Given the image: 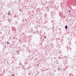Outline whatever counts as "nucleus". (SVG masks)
Returning <instances> with one entry per match:
<instances>
[{"label":"nucleus","instance_id":"1","mask_svg":"<svg viewBox=\"0 0 76 76\" xmlns=\"http://www.w3.org/2000/svg\"><path fill=\"white\" fill-rule=\"evenodd\" d=\"M67 27H68V26L67 25H66L65 26V29H67Z\"/></svg>","mask_w":76,"mask_h":76},{"label":"nucleus","instance_id":"2","mask_svg":"<svg viewBox=\"0 0 76 76\" xmlns=\"http://www.w3.org/2000/svg\"><path fill=\"white\" fill-rule=\"evenodd\" d=\"M73 76V74H72L71 73L69 74V76Z\"/></svg>","mask_w":76,"mask_h":76},{"label":"nucleus","instance_id":"3","mask_svg":"<svg viewBox=\"0 0 76 76\" xmlns=\"http://www.w3.org/2000/svg\"><path fill=\"white\" fill-rule=\"evenodd\" d=\"M33 31V29H32V28H31V32H32Z\"/></svg>","mask_w":76,"mask_h":76},{"label":"nucleus","instance_id":"4","mask_svg":"<svg viewBox=\"0 0 76 76\" xmlns=\"http://www.w3.org/2000/svg\"><path fill=\"white\" fill-rule=\"evenodd\" d=\"M24 64H27V62H25Z\"/></svg>","mask_w":76,"mask_h":76},{"label":"nucleus","instance_id":"5","mask_svg":"<svg viewBox=\"0 0 76 76\" xmlns=\"http://www.w3.org/2000/svg\"><path fill=\"white\" fill-rule=\"evenodd\" d=\"M19 11H20V12H22V10L20 9L19 10Z\"/></svg>","mask_w":76,"mask_h":76},{"label":"nucleus","instance_id":"6","mask_svg":"<svg viewBox=\"0 0 76 76\" xmlns=\"http://www.w3.org/2000/svg\"><path fill=\"white\" fill-rule=\"evenodd\" d=\"M9 12H9L8 13V15H10V14L9 13Z\"/></svg>","mask_w":76,"mask_h":76},{"label":"nucleus","instance_id":"7","mask_svg":"<svg viewBox=\"0 0 76 76\" xmlns=\"http://www.w3.org/2000/svg\"><path fill=\"white\" fill-rule=\"evenodd\" d=\"M22 64V63H20V64H19V65H20V64Z\"/></svg>","mask_w":76,"mask_h":76},{"label":"nucleus","instance_id":"8","mask_svg":"<svg viewBox=\"0 0 76 76\" xmlns=\"http://www.w3.org/2000/svg\"><path fill=\"white\" fill-rule=\"evenodd\" d=\"M37 66H39V64H37Z\"/></svg>","mask_w":76,"mask_h":76},{"label":"nucleus","instance_id":"9","mask_svg":"<svg viewBox=\"0 0 76 76\" xmlns=\"http://www.w3.org/2000/svg\"><path fill=\"white\" fill-rule=\"evenodd\" d=\"M9 42H7V44H9Z\"/></svg>","mask_w":76,"mask_h":76},{"label":"nucleus","instance_id":"10","mask_svg":"<svg viewBox=\"0 0 76 76\" xmlns=\"http://www.w3.org/2000/svg\"><path fill=\"white\" fill-rule=\"evenodd\" d=\"M65 58H67V56H65Z\"/></svg>","mask_w":76,"mask_h":76},{"label":"nucleus","instance_id":"11","mask_svg":"<svg viewBox=\"0 0 76 76\" xmlns=\"http://www.w3.org/2000/svg\"><path fill=\"white\" fill-rule=\"evenodd\" d=\"M39 36H40V37H41V34H40L39 35Z\"/></svg>","mask_w":76,"mask_h":76},{"label":"nucleus","instance_id":"12","mask_svg":"<svg viewBox=\"0 0 76 76\" xmlns=\"http://www.w3.org/2000/svg\"><path fill=\"white\" fill-rule=\"evenodd\" d=\"M44 38H47V37H45Z\"/></svg>","mask_w":76,"mask_h":76},{"label":"nucleus","instance_id":"13","mask_svg":"<svg viewBox=\"0 0 76 76\" xmlns=\"http://www.w3.org/2000/svg\"><path fill=\"white\" fill-rule=\"evenodd\" d=\"M40 38L41 39H42V38L41 37H40Z\"/></svg>","mask_w":76,"mask_h":76},{"label":"nucleus","instance_id":"14","mask_svg":"<svg viewBox=\"0 0 76 76\" xmlns=\"http://www.w3.org/2000/svg\"><path fill=\"white\" fill-rule=\"evenodd\" d=\"M69 12H70V10H69Z\"/></svg>","mask_w":76,"mask_h":76},{"label":"nucleus","instance_id":"15","mask_svg":"<svg viewBox=\"0 0 76 76\" xmlns=\"http://www.w3.org/2000/svg\"><path fill=\"white\" fill-rule=\"evenodd\" d=\"M58 39L59 40H60V38H58Z\"/></svg>","mask_w":76,"mask_h":76},{"label":"nucleus","instance_id":"16","mask_svg":"<svg viewBox=\"0 0 76 76\" xmlns=\"http://www.w3.org/2000/svg\"><path fill=\"white\" fill-rule=\"evenodd\" d=\"M19 54V53H17V54Z\"/></svg>","mask_w":76,"mask_h":76},{"label":"nucleus","instance_id":"17","mask_svg":"<svg viewBox=\"0 0 76 76\" xmlns=\"http://www.w3.org/2000/svg\"><path fill=\"white\" fill-rule=\"evenodd\" d=\"M23 47H25V45H23Z\"/></svg>","mask_w":76,"mask_h":76},{"label":"nucleus","instance_id":"18","mask_svg":"<svg viewBox=\"0 0 76 76\" xmlns=\"http://www.w3.org/2000/svg\"><path fill=\"white\" fill-rule=\"evenodd\" d=\"M51 22H53V21H51Z\"/></svg>","mask_w":76,"mask_h":76},{"label":"nucleus","instance_id":"19","mask_svg":"<svg viewBox=\"0 0 76 76\" xmlns=\"http://www.w3.org/2000/svg\"><path fill=\"white\" fill-rule=\"evenodd\" d=\"M15 52H18V51H15Z\"/></svg>","mask_w":76,"mask_h":76},{"label":"nucleus","instance_id":"20","mask_svg":"<svg viewBox=\"0 0 76 76\" xmlns=\"http://www.w3.org/2000/svg\"><path fill=\"white\" fill-rule=\"evenodd\" d=\"M56 60L57 61H58V60H57V59H56Z\"/></svg>","mask_w":76,"mask_h":76},{"label":"nucleus","instance_id":"21","mask_svg":"<svg viewBox=\"0 0 76 76\" xmlns=\"http://www.w3.org/2000/svg\"><path fill=\"white\" fill-rule=\"evenodd\" d=\"M51 13H53V12H51Z\"/></svg>","mask_w":76,"mask_h":76},{"label":"nucleus","instance_id":"22","mask_svg":"<svg viewBox=\"0 0 76 76\" xmlns=\"http://www.w3.org/2000/svg\"><path fill=\"white\" fill-rule=\"evenodd\" d=\"M29 53H30V51H29Z\"/></svg>","mask_w":76,"mask_h":76},{"label":"nucleus","instance_id":"23","mask_svg":"<svg viewBox=\"0 0 76 76\" xmlns=\"http://www.w3.org/2000/svg\"><path fill=\"white\" fill-rule=\"evenodd\" d=\"M18 52H19V51H18Z\"/></svg>","mask_w":76,"mask_h":76},{"label":"nucleus","instance_id":"24","mask_svg":"<svg viewBox=\"0 0 76 76\" xmlns=\"http://www.w3.org/2000/svg\"><path fill=\"white\" fill-rule=\"evenodd\" d=\"M75 21V20H74V21Z\"/></svg>","mask_w":76,"mask_h":76},{"label":"nucleus","instance_id":"25","mask_svg":"<svg viewBox=\"0 0 76 76\" xmlns=\"http://www.w3.org/2000/svg\"><path fill=\"white\" fill-rule=\"evenodd\" d=\"M41 37H42V36H41Z\"/></svg>","mask_w":76,"mask_h":76}]
</instances>
